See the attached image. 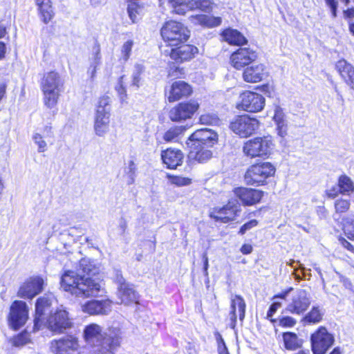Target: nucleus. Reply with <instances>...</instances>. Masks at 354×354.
<instances>
[{
  "instance_id": "b1692460",
  "label": "nucleus",
  "mask_w": 354,
  "mask_h": 354,
  "mask_svg": "<svg viewBox=\"0 0 354 354\" xmlns=\"http://www.w3.org/2000/svg\"><path fill=\"white\" fill-rule=\"evenodd\" d=\"M246 305L243 298L241 295H232L230 299V318L232 322V327H234L236 322V310H238L239 317L241 321L245 318Z\"/></svg>"
},
{
  "instance_id": "c85d7f7f",
  "label": "nucleus",
  "mask_w": 354,
  "mask_h": 354,
  "mask_svg": "<svg viewBox=\"0 0 354 354\" xmlns=\"http://www.w3.org/2000/svg\"><path fill=\"white\" fill-rule=\"evenodd\" d=\"M110 113H104L102 111L95 113L94 131L100 137L104 136L109 130Z\"/></svg>"
},
{
  "instance_id": "de8ad7c7",
  "label": "nucleus",
  "mask_w": 354,
  "mask_h": 354,
  "mask_svg": "<svg viewBox=\"0 0 354 354\" xmlns=\"http://www.w3.org/2000/svg\"><path fill=\"white\" fill-rule=\"evenodd\" d=\"M133 41L131 39L125 41L121 46V55L120 60L126 62L130 57L132 48L133 46Z\"/></svg>"
},
{
  "instance_id": "5701e85b",
  "label": "nucleus",
  "mask_w": 354,
  "mask_h": 354,
  "mask_svg": "<svg viewBox=\"0 0 354 354\" xmlns=\"http://www.w3.org/2000/svg\"><path fill=\"white\" fill-rule=\"evenodd\" d=\"M198 53V50L196 46L184 44L177 48H171L169 55L176 62H183L192 59Z\"/></svg>"
},
{
  "instance_id": "a211bd4d",
  "label": "nucleus",
  "mask_w": 354,
  "mask_h": 354,
  "mask_svg": "<svg viewBox=\"0 0 354 354\" xmlns=\"http://www.w3.org/2000/svg\"><path fill=\"white\" fill-rule=\"evenodd\" d=\"M234 195L245 206H251L259 203L263 196V192L247 187H237L234 189Z\"/></svg>"
},
{
  "instance_id": "72a5a7b5",
  "label": "nucleus",
  "mask_w": 354,
  "mask_h": 354,
  "mask_svg": "<svg viewBox=\"0 0 354 354\" xmlns=\"http://www.w3.org/2000/svg\"><path fill=\"white\" fill-rule=\"evenodd\" d=\"M272 118L277 127L278 135L284 137L287 134V122L285 114L281 107L275 106Z\"/></svg>"
},
{
  "instance_id": "4c0bfd02",
  "label": "nucleus",
  "mask_w": 354,
  "mask_h": 354,
  "mask_svg": "<svg viewBox=\"0 0 354 354\" xmlns=\"http://www.w3.org/2000/svg\"><path fill=\"white\" fill-rule=\"evenodd\" d=\"M283 339L285 348L288 350L294 351L299 348L301 342L295 333L288 332L283 334Z\"/></svg>"
},
{
  "instance_id": "f704fd0d",
  "label": "nucleus",
  "mask_w": 354,
  "mask_h": 354,
  "mask_svg": "<svg viewBox=\"0 0 354 354\" xmlns=\"http://www.w3.org/2000/svg\"><path fill=\"white\" fill-rule=\"evenodd\" d=\"M78 270L87 275H95L99 273L100 267L91 259L82 258L80 261Z\"/></svg>"
},
{
  "instance_id": "c756f323",
  "label": "nucleus",
  "mask_w": 354,
  "mask_h": 354,
  "mask_svg": "<svg viewBox=\"0 0 354 354\" xmlns=\"http://www.w3.org/2000/svg\"><path fill=\"white\" fill-rule=\"evenodd\" d=\"M221 35L222 39L230 45L242 46L248 42L247 39L241 32L231 28L225 29Z\"/></svg>"
},
{
  "instance_id": "f257e3e1",
  "label": "nucleus",
  "mask_w": 354,
  "mask_h": 354,
  "mask_svg": "<svg viewBox=\"0 0 354 354\" xmlns=\"http://www.w3.org/2000/svg\"><path fill=\"white\" fill-rule=\"evenodd\" d=\"M82 339L90 349L88 354H115L120 346L122 332L118 327H110L106 330L96 323L84 326Z\"/></svg>"
},
{
  "instance_id": "a878e982",
  "label": "nucleus",
  "mask_w": 354,
  "mask_h": 354,
  "mask_svg": "<svg viewBox=\"0 0 354 354\" xmlns=\"http://www.w3.org/2000/svg\"><path fill=\"white\" fill-rule=\"evenodd\" d=\"M88 61L89 67L87 70V74L91 80L93 81L96 77L97 70L102 64L101 49L99 44L97 42L92 47Z\"/></svg>"
},
{
  "instance_id": "f03ea898",
  "label": "nucleus",
  "mask_w": 354,
  "mask_h": 354,
  "mask_svg": "<svg viewBox=\"0 0 354 354\" xmlns=\"http://www.w3.org/2000/svg\"><path fill=\"white\" fill-rule=\"evenodd\" d=\"M60 286L64 291L80 297H95L106 293L102 280L97 277H86L72 270H67L62 275Z\"/></svg>"
},
{
  "instance_id": "338daca9",
  "label": "nucleus",
  "mask_w": 354,
  "mask_h": 354,
  "mask_svg": "<svg viewBox=\"0 0 354 354\" xmlns=\"http://www.w3.org/2000/svg\"><path fill=\"white\" fill-rule=\"evenodd\" d=\"M240 250L243 254H249L252 251V246L250 244H243Z\"/></svg>"
},
{
  "instance_id": "5fc2aeb1",
  "label": "nucleus",
  "mask_w": 354,
  "mask_h": 354,
  "mask_svg": "<svg viewBox=\"0 0 354 354\" xmlns=\"http://www.w3.org/2000/svg\"><path fill=\"white\" fill-rule=\"evenodd\" d=\"M35 143L38 146L39 152H44L47 149V144L39 133H35L33 136Z\"/></svg>"
},
{
  "instance_id": "1a4fd4ad",
  "label": "nucleus",
  "mask_w": 354,
  "mask_h": 354,
  "mask_svg": "<svg viewBox=\"0 0 354 354\" xmlns=\"http://www.w3.org/2000/svg\"><path fill=\"white\" fill-rule=\"evenodd\" d=\"M334 337L325 327L319 329L311 335L312 351L313 354H326L328 349L333 344Z\"/></svg>"
},
{
  "instance_id": "69168bd1",
  "label": "nucleus",
  "mask_w": 354,
  "mask_h": 354,
  "mask_svg": "<svg viewBox=\"0 0 354 354\" xmlns=\"http://www.w3.org/2000/svg\"><path fill=\"white\" fill-rule=\"evenodd\" d=\"M182 71L183 68H180L178 67H176L174 71H172V68H171L169 72V76L178 77L180 75L183 74Z\"/></svg>"
},
{
  "instance_id": "473e14b6",
  "label": "nucleus",
  "mask_w": 354,
  "mask_h": 354,
  "mask_svg": "<svg viewBox=\"0 0 354 354\" xmlns=\"http://www.w3.org/2000/svg\"><path fill=\"white\" fill-rule=\"evenodd\" d=\"M35 1L40 18L45 24L48 23L54 16L51 0H35Z\"/></svg>"
},
{
  "instance_id": "6e6552de",
  "label": "nucleus",
  "mask_w": 354,
  "mask_h": 354,
  "mask_svg": "<svg viewBox=\"0 0 354 354\" xmlns=\"http://www.w3.org/2000/svg\"><path fill=\"white\" fill-rule=\"evenodd\" d=\"M259 127L258 120L248 115H239L234 118L230 129L241 138H248L255 133Z\"/></svg>"
},
{
  "instance_id": "412c9836",
  "label": "nucleus",
  "mask_w": 354,
  "mask_h": 354,
  "mask_svg": "<svg viewBox=\"0 0 354 354\" xmlns=\"http://www.w3.org/2000/svg\"><path fill=\"white\" fill-rule=\"evenodd\" d=\"M192 90L187 83L184 81L174 82L166 92L167 100L169 102H174L183 97H187L192 93Z\"/></svg>"
},
{
  "instance_id": "a19ab883",
  "label": "nucleus",
  "mask_w": 354,
  "mask_h": 354,
  "mask_svg": "<svg viewBox=\"0 0 354 354\" xmlns=\"http://www.w3.org/2000/svg\"><path fill=\"white\" fill-rule=\"evenodd\" d=\"M174 12L178 15H185L187 10H189L188 2L189 0H169Z\"/></svg>"
},
{
  "instance_id": "79ce46f5",
  "label": "nucleus",
  "mask_w": 354,
  "mask_h": 354,
  "mask_svg": "<svg viewBox=\"0 0 354 354\" xmlns=\"http://www.w3.org/2000/svg\"><path fill=\"white\" fill-rule=\"evenodd\" d=\"M127 11L131 20L135 23L138 20V17L141 15L142 8L138 3L133 1L129 3Z\"/></svg>"
},
{
  "instance_id": "6ab92c4d",
  "label": "nucleus",
  "mask_w": 354,
  "mask_h": 354,
  "mask_svg": "<svg viewBox=\"0 0 354 354\" xmlns=\"http://www.w3.org/2000/svg\"><path fill=\"white\" fill-rule=\"evenodd\" d=\"M240 205L236 200H231L228 203L221 208L215 209L211 213V216L216 221L223 223H227L232 221L239 211Z\"/></svg>"
},
{
  "instance_id": "6e6d98bb",
  "label": "nucleus",
  "mask_w": 354,
  "mask_h": 354,
  "mask_svg": "<svg viewBox=\"0 0 354 354\" xmlns=\"http://www.w3.org/2000/svg\"><path fill=\"white\" fill-rule=\"evenodd\" d=\"M216 339L218 343V354H229L227 348L225 346V342L221 336V335L218 333L215 334Z\"/></svg>"
},
{
  "instance_id": "864d4df0",
  "label": "nucleus",
  "mask_w": 354,
  "mask_h": 354,
  "mask_svg": "<svg viewBox=\"0 0 354 354\" xmlns=\"http://www.w3.org/2000/svg\"><path fill=\"white\" fill-rule=\"evenodd\" d=\"M170 181L172 184L177 186H185L189 185L192 182V180L189 178L176 176H171Z\"/></svg>"
},
{
  "instance_id": "393cba45",
  "label": "nucleus",
  "mask_w": 354,
  "mask_h": 354,
  "mask_svg": "<svg viewBox=\"0 0 354 354\" xmlns=\"http://www.w3.org/2000/svg\"><path fill=\"white\" fill-rule=\"evenodd\" d=\"M184 156L179 149L169 148L161 152V159L169 169H176L183 162Z\"/></svg>"
},
{
  "instance_id": "603ef678",
  "label": "nucleus",
  "mask_w": 354,
  "mask_h": 354,
  "mask_svg": "<svg viewBox=\"0 0 354 354\" xmlns=\"http://www.w3.org/2000/svg\"><path fill=\"white\" fill-rule=\"evenodd\" d=\"M122 80H123V76H121L118 80V84L115 86V90L117 91V92L120 96V100L122 102H124L127 100V95L126 88L123 84Z\"/></svg>"
},
{
  "instance_id": "09e8293b",
  "label": "nucleus",
  "mask_w": 354,
  "mask_h": 354,
  "mask_svg": "<svg viewBox=\"0 0 354 354\" xmlns=\"http://www.w3.org/2000/svg\"><path fill=\"white\" fill-rule=\"evenodd\" d=\"M145 71V66L142 64H136L133 66L132 72V84L136 87H139V84L141 80L140 75Z\"/></svg>"
},
{
  "instance_id": "ddd939ff",
  "label": "nucleus",
  "mask_w": 354,
  "mask_h": 354,
  "mask_svg": "<svg viewBox=\"0 0 354 354\" xmlns=\"http://www.w3.org/2000/svg\"><path fill=\"white\" fill-rule=\"evenodd\" d=\"M217 134L210 129H201L196 130L189 138L187 145L192 148L196 149L200 146H213L217 141Z\"/></svg>"
},
{
  "instance_id": "bf43d9fd",
  "label": "nucleus",
  "mask_w": 354,
  "mask_h": 354,
  "mask_svg": "<svg viewBox=\"0 0 354 354\" xmlns=\"http://www.w3.org/2000/svg\"><path fill=\"white\" fill-rule=\"evenodd\" d=\"M326 5L329 7L333 18L337 17L338 3L336 0H325Z\"/></svg>"
},
{
  "instance_id": "f3484780",
  "label": "nucleus",
  "mask_w": 354,
  "mask_h": 354,
  "mask_svg": "<svg viewBox=\"0 0 354 354\" xmlns=\"http://www.w3.org/2000/svg\"><path fill=\"white\" fill-rule=\"evenodd\" d=\"M113 302L110 299L91 300L82 306L83 312L91 315H106L112 310Z\"/></svg>"
},
{
  "instance_id": "0e129e2a",
  "label": "nucleus",
  "mask_w": 354,
  "mask_h": 354,
  "mask_svg": "<svg viewBox=\"0 0 354 354\" xmlns=\"http://www.w3.org/2000/svg\"><path fill=\"white\" fill-rule=\"evenodd\" d=\"M115 281L118 286V288H121V286H125L129 285V283H126L122 275L119 272L116 273V275L115 277Z\"/></svg>"
},
{
  "instance_id": "49530a36",
  "label": "nucleus",
  "mask_w": 354,
  "mask_h": 354,
  "mask_svg": "<svg viewBox=\"0 0 354 354\" xmlns=\"http://www.w3.org/2000/svg\"><path fill=\"white\" fill-rule=\"evenodd\" d=\"M343 230L348 239L354 240V217H347L344 220Z\"/></svg>"
},
{
  "instance_id": "dca6fc26",
  "label": "nucleus",
  "mask_w": 354,
  "mask_h": 354,
  "mask_svg": "<svg viewBox=\"0 0 354 354\" xmlns=\"http://www.w3.org/2000/svg\"><path fill=\"white\" fill-rule=\"evenodd\" d=\"M72 325L68 313L62 309L57 310L48 319V329L56 333H64L65 330L71 328Z\"/></svg>"
},
{
  "instance_id": "37998d69",
  "label": "nucleus",
  "mask_w": 354,
  "mask_h": 354,
  "mask_svg": "<svg viewBox=\"0 0 354 354\" xmlns=\"http://www.w3.org/2000/svg\"><path fill=\"white\" fill-rule=\"evenodd\" d=\"M184 131L183 127H174L167 130L164 134L163 138L166 142L176 141L178 136Z\"/></svg>"
},
{
  "instance_id": "c03bdc74",
  "label": "nucleus",
  "mask_w": 354,
  "mask_h": 354,
  "mask_svg": "<svg viewBox=\"0 0 354 354\" xmlns=\"http://www.w3.org/2000/svg\"><path fill=\"white\" fill-rule=\"evenodd\" d=\"M199 122L205 125H218L220 120L214 113H205L200 116Z\"/></svg>"
},
{
  "instance_id": "4468645a",
  "label": "nucleus",
  "mask_w": 354,
  "mask_h": 354,
  "mask_svg": "<svg viewBox=\"0 0 354 354\" xmlns=\"http://www.w3.org/2000/svg\"><path fill=\"white\" fill-rule=\"evenodd\" d=\"M198 107V103L195 101L181 102L169 111V117L174 122L184 121L191 118Z\"/></svg>"
},
{
  "instance_id": "7c9ffc66",
  "label": "nucleus",
  "mask_w": 354,
  "mask_h": 354,
  "mask_svg": "<svg viewBox=\"0 0 354 354\" xmlns=\"http://www.w3.org/2000/svg\"><path fill=\"white\" fill-rule=\"evenodd\" d=\"M189 20L195 25H200L205 28H214L221 25L222 19L219 17L209 16L206 15H192Z\"/></svg>"
},
{
  "instance_id": "13d9d810",
  "label": "nucleus",
  "mask_w": 354,
  "mask_h": 354,
  "mask_svg": "<svg viewBox=\"0 0 354 354\" xmlns=\"http://www.w3.org/2000/svg\"><path fill=\"white\" fill-rule=\"evenodd\" d=\"M295 324L296 320L289 316L283 317L279 319V325L283 327H292Z\"/></svg>"
},
{
  "instance_id": "bb28decb",
  "label": "nucleus",
  "mask_w": 354,
  "mask_h": 354,
  "mask_svg": "<svg viewBox=\"0 0 354 354\" xmlns=\"http://www.w3.org/2000/svg\"><path fill=\"white\" fill-rule=\"evenodd\" d=\"M335 67L344 82L354 91V67L345 59L339 60Z\"/></svg>"
},
{
  "instance_id": "423d86ee",
  "label": "nucleus",
  "mask_w": 354,
  "mask_h": 354,
  "mask_svg": "<svg viewBox=\"0 0 354 354\" xmlns=\"http://www.w3.org/2000/svg\"><path fill=\"white\" fill-rule=\"evenodd\" d=\"M161 35L170 46H177L187 40L189 31L182 23L171 20L162 27Z\"/></svg>"
},
{
  "instance_id": "20e7f679",
  "label": "nucleus",
  "mask_w": 354,
  "mask_h": 354,
  "mask_svg": "<svg viewBox=\"0 0 354 354\" xmlns=\"http://www.w3.org/2000/svg\"><path fill=\"white\" fill-rule=\"evenodd\" d=\"M275 173V167L269 162H261L250 165L244 175L247 185L254 186L263 185L266 180Z\"/></svg>"
},
{
  "instance_id": "052dcab7",
  "label": "nucleus",
  "mask_w": 354,
  "mask_h": 354,
  "mask_svg": "<svg viewBox=\"0 0 354 354\" xmlns=\"http://www.w3.org/2000/svg\"><path fill=\"white\" fill-rule=\"evenodd\" d=\"M281 306V303L279 301H274L270 307L268 313H267V317L269 318L271 321H273L272 319V317L273 315L276 313V311Z\"/></svg>"
},
{
  "instance_id": "9d476101",
  "label": "nucleus",
  "mask_w": 354,
  "mask_h": 354,
  "mask_svg": "<svg viewBox=\"0 0 354 354\" xmlns=\"http://www.w3.org/2000/svg\"><path fill=\"white\" fill-rule=\"evenodd\" d=\"M28 318V310L26 303L23 301H15L10 309L9 325L15 330L23 326Z\"/></svg>"
},
{
  "instance_id": "9b49d317",
  "label": "nucleus",
  "mask_w": 354,
  "mask_h": 354,
  "mask_svg": "<svg viewBox=\"0 0 354 354\" xmlns=\"http://www.w3.org/2000/svg\"><path fill=\"white\" fill-rule=\"evenodd\" d=\"M237 107L248 112H258L265 106V98L260 94L246 91L240 95Z\"/></svg>"
},
{
  "instance_id": "e2e57ef3",
  "label": "nucleus",
  "mask_w": 354,
  "mask_h": 354,
  "mask_svg": "<svg viewBox=\"0 0 354 354\" xmlns=\"http://www.w3.org/2000/svg\"><path fill=\"white\" fill-rule=\"evenodd\" d=\"M339 241L344 248L354 254V246L351 243L343 237H340Z\"/></svg>"
},
{
  "instance_id": "3c124183",
  "label": "nucleus",
  "mask_w": 354,
  "mask_h": 354,
  "mask_svg": "<svg viewBox=\"0 0 354 354\" xmlns=\"http://www.w3.org/2000/svg\"><path fill=\"white\" fill-rule=\"evenodd\" d=\"M350 201L339 198L335 202V208L337 213L346 212L350 207Z\"/></svg>"
},
{
  "instance_id": "2f4dec72",
  "label": "nucleus",
  "mask_w": 354,
  "mask_h": 354,
  "mask_svg": "<svg viewBox=\"0 0 354 354\" xmlns=\"http://www.w3.org/2000/svg\"><path fill=\"white\" fill-rule=\"evenodd\" d=\"M118 297L120 299V303L124 305L137 303L138 301V295L131 284L118 288Z\"/></svg>"
},
{
  "instance_id": "4be33fe9",
  "label": "nucleus",
  "mask_w": 354,
  "mask_h": 354,
  "mask_svg": "<svg viewBox=\"0 0 354 354\" xmlns=\"http://www.w3.org/2000/svg\"><path fill=\"white\" fill-rule=\"evenodd\" d=\"M54 300L52 295H45L39 298L35 304V328L39 330L44 320V315L49 310Z\"/></svg>"
},
{
  "instance_id": "58836bf2",
  "label": "nucleus",
  "mask_w": 354,
  "mask_h": 354,
  "mask_svg": "<svg viewBox=\"0 0 354 354\" xmlns=\"http://www.w3.org/2000/svg\"><path fill=\"white\" fill-rule=\"evenodd\" d=\"M213 0H189V10L198 9L203 12H210L214 6Z\"/></svg>"
},
{
  "instance_id": "a18cd8bd",
  "label": "nucleus",
  "mask_w": 354,
  "mask_h": 354,
  "mask_svg": "<svg viewBox=\"0 0 354 354\" xmlns=\"http://www.w3.org/2000/svg\"><path fill=\"white\" fill-rule=\"evenodd\" d=\"M110 102L111 99L108 95H103L99 98L95 113L102 111L104 113H110Z\"/></svg>"
},
{
  "instance_id": "cd10ccee",
  "label": "nucleus",
  "mask_w": 354,
  "mask_h": 354,
  "mask_svg": "<svg viewBox=\"0 0 354 354\" xmlns=\"http://www.w3.org/2000/svg\"><path fill=\"white\" fill-rule=\"evenodd\" d=\"M267 76L265 66L263 64H255L247 67L243 73V78L247 82L256 83L261 82Z\"/></svg>"
},
{
  "instance_id": "4d7b16f0",
  "label": "nucleus",
  "mask_w": 354,
  "mask_h": 354,
  "mask_svg": "<svg viewBox=\"0 0 354 354\" xmlns=\"http://www.w3.org/2000/svg\"><path fill=\"white\" fill-rule=\"evenodd\" d=\"M259 222L256 219H252L248 223L243 225L240 230L239 233L241 235L244 234L247 231L251 230L252 228L256 227L258 225Z\"/></svg>"
},
{
  "instance_id": "2eb2a0df",
  "label": "nucleus",
  "mask_w": 354,
  "mask_h": 354,
  "mask_svg": "<svg viewBox=\"0 0 354 354\" xmlns=\"http://www.w3.org/2000/svg\"><path fill=\"white\" fill-rule=\"evenodd\" d=\"M44 285V280L38 276L27 279L20 286L17 295L21 298L32 299L39 294Z\"/></svg>"
},
{
  "instance_id": "774afa93",
  "label": "nucleus",
  "mask_w": 354,
  "mask_h": 354,
  "mask_svg": "<svg viewBox=\"0 0 354 354\" xmlns=\"http://www.w3.org/2000/svg\"><path fill=\"white\" fill-rule=\"evenodd\" d=\"M339 279H340V281L343 283V285L344 286V287L346 288L351 289L352 283L348 278L341 275Z\"/></svg>"
},
{
  "instance_id": "8fccbe9b",
  "label": "nucleus",
  "mask_w": 354,
  "mask_h": 354,
  "mask_svg": "<svg viewBox=\"0 0 354 354\" xmlns=\"http://www.w3.org/2000/svg\"><path fill=\"white\" fill-rule=\"evenodd\" d=\"M29 334L26 332H23L17 336L15 337L12 340V343L13 346L19 347L26 345L29 342Z\"/></svg>"
},
{
  "instance_id": "aec40b11",
  "label": "nucleus",
  "mask_w": 354,
  "mask_h": 354,
  "mask_svg": "<svg viewBox=\"0 0 354 354\" xmlns=\"http://www.w3.org/2000/svg\"><path fill=\"white\" fill-rule=\"evenodd\" d=\"M257 57L255 51L249 48H240L234 52L230 57V61L232 66L236 69H241Z\"/></svg>"
},
{
  "instance_id": "39448f33",
  "label": "nucleus",
  "mask_w": 354,
  "mask_h": 354,
  "mask_svg": "<svg viewBox=\"0 0 354 354\" xmlns=\"http://www.w3.org/2000/svg\"><path fill=\"white\" fill-rule=\"evenodd\" d=\"M273 148L272 140L270 137H256L244 142L243 146V154L249 158H266Z\"/></svg>"
},
{
  "instance_id": "ea45409f",
  "label": "nucleus",
  "mask_w": 354,
  "mask_h": 354,
  "mask_svg": "<svg viewBox=\"0 0 354 354\" xmlns=\"http://www.w3.org/2000/svg\"><path fill=\"white\" fill-rule=\"evenodd\" d=\"M212 153L210 150L201 148V149L190 151V156L197 160L198 162H204L212 158Z\"/></svg>"
},
{
  "instance_id": "e433bc0d",
  "label": "nucleus",
  "mask_w": 354,
  "mask_h": 354,
  "mask_svg": "<svg viewBox=\"0 0 354 354\" xmlns=\"http://www.w3.org/2000/svg\"><path fill=\"white\" fill-rule=\"evenodd\" d=\"M324 310L319 306H313L304 317V322L307 324H317L322 320Z\"/></svg>"
},
{
  "instance_id": "c9c22d12",
  "label": "nucleus",
  "mask_w": 354,
  "mask_h": 354,
  "mask_svg": "<svg viewBox=\"0 0 354 354\" xmlns=\"http://www.w3.org/2000/svg\"><path fill=\"white\" fill-rule=\"evenodd\" d=\"M339 192L343 195L350 196L354 192V183L348 176L343 174L338 178Z\"/></svg>"
},
{
  "instance_id": "f8f14e48",
  "label": "nucleus",
  "mask_w": 354,
  "mask_h": 354,
  "mask_svg": "<svg viewBox=\"0 0 354 354\" xmlns=\"http://www.w3.org/2000/svg\"><path fill=\"white\" fill-rule=\"evenodd\" d=\"M310 304L308 292L303 289L297 290L291 297L286 310L292 314L301 315Z\"/></svg>"
},
{
  "instance_id": "7ed1b4c3",
  "label": "nucleus",
  "mask_w": 354,
  "mask_h": 354,
  "mask_svg": "<svg viewBox=\"0 0 354 354\" xmlns=\"http://www.w3.org/2000/svg\"><path fill=\"white\" fill-rule=\"evenodd\" d=\"M64 81L60 75L50 71L44 75L41 88L44 95V104L48 109L55 108L63 91Z\"/></svg>"
},
{
  "instance_id": "680f3d73",
  "label": "nucleus",
  "mask_w": 354,
  "mask_h": 354,
  "mask_svg": "<svg viewBox=\"0 0 354 354\" xmlns=\"http://www.w3.org/2000/svg\"><path fill=\"white\" fill-rule=\"evenodd\" d=\"M136 165L133 160L128 162V166L125 168V174H136Z\"/></svg>"
},
{
  "instance_id": "0eeeda50",
  "label": "nucleus",
  "mask_w": 354,
  "mask_h": 354,
  "mask_svg": "<svg viewBox=\"0 0 354 354\" xmlns=\"http://www.w3.org/2000/svg\"><path fill=\"white\" fill-rule=\"evenodd\" d=\"M49 349L53 354H75L80 349V339L74 335H67L50 341Z\"/></svg>"
}]
</instances>
